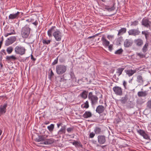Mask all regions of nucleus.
Masks as SVG:
<instances>
[{
  "label": "nucleus",
  "instance_id": "1",
  "mask_svg": "<svg viewBox=\"0 0 151 151\" xmlns=\"http://www.w3.org/2000/svg\"><path fill=\"white\" fill-rule=\"evenodd\" d=\"M29 26V25L26 24L22 29L21 34L23 38H27L30 33L31 29Z\"/></svg>",
  "mask_w": 151,
  "mask_h": 151
},
{
  "label": "nucleus",
  "instance_id": "2",
  "mask_svg": "<svg viewBox=\"0 0 151 151\" xmlns=\"http://www.w3.org/2000/svg\"><path fill=\"white\" fill-rule=\"evenodd\" d=\"M88 98L91 101L92 106L95 105L98 103V97L96 95H93L91 92L88 93Z\"/></svg>",
  "mask_w": 151,
  "mask_h": 151
},
{
  "label": "nucleus",
  "instance_id": "3",
  "mask_svg": "<svg viewBox=\"0 0 151 151\" xmlns=\"http://www.w3.org/2000/svg\"><path fill=\"white\" fill-rule=\"evenodd\" d=\"M56 72L58 75H61L65 73L67 70V67L63 65H58L56 66Z\"/></svg>",
  "mask_w": 151,
  "mask_h": 151
},
{
  "label": "nucleus",
  "instance_id": "4",
  "mask_svg": "<svg viewBox=\"0 0 151 151\" xmlns=\"http://www.w3.org/2000/svg\"><path fill=\"white\" fill-rule=\"evenodd\" d=\"M26 49L25 48L21 46H16L14 48L15 53L17 54L20 55H24Z\"/></svg>",
  "mask_w": 151,
  "mask_h": 151
},
{
  "label": "nucleus",
  "instance_id": "5",
  "mask_svg": "<svg viewBox=\"0 0 151 151\" xmlns=\"http://www.w3.org/2000/svg\"><path fill=\"white\" fill-rule=\"evenodd\" d=\"M52 35L57 41L61 40L62 36V34L58 29H56L55 31L53 33Z\"/></svg>",
  "mask_w": 151,
  "mask_h": 151
},
{
  "label": "nucleus",
  "instance_id": "6",
  "mask_svg": "<svg viewBox=\"0 0 151 151\" xmlns=\"http://www.w3.org/2000/svg\"><path fill=\"white\" fill-rule=\"evenodd\" d=\"M113 90L117 95L121 96L123 94L122 89L121 87L116 86L113 88Z\"/></svg>",
  "mask_w": 151,
  "mask_h": 151
},
{
  "label": "nucleus",
  "instance_id": "7",
  "mask_svg": "<svg viewBox=\"0 0 151 151\" xmlns=\"http://www.w3.org/2000/svg\"><path fill=\"white\" fill-rule=\"evenodd\" d=\"M128 33L129 35L136 36L139 35L140 33V32L138 28L137 29H132L129 30Z\"/></svg>",
  "mask_w": 151,
  "mask_h": 151
},
{
  "label": "nucleus",
  "instance_id": "8",
  "mask_svg": "<svg viewBox=\"0 0 151 151\" xmlns=\"http://www.w3.org/2000/svg\"><path fill=\"white\" fill-rule=\"evenodd\" d=\"M16 40V38L15 36L11 37L6 40L5 45L8 46L14 43Z\"/></svg>",
  "mask_w": 151,
  "mask_h": 151
},
{
  "label": "nucleus",
  "instance_id": "9",
  "mask_svg": "<svg viewBox=\"0 0 151 151\" xmlns=\"http://www.w3.org/2000/svg\"><path fill=\"white\" fill-rule=\"evenodd\" d=\"M142 24L145 27L148 28L150 27L151 22L149 21L148 18H144L142 21Z\"/></svg>",
  "mask_w": 151,
  "mask_h": 151
},
{
  "label": "nucleus",
  "instance_id": "10",
  "mask_svg": "<svg viewBox=\"0 0 151 151\" xmlns=\"http://www.w3.org/2000/svg\"><path fill=\"white\" fill-rule=\"evenodd\" d=\"M98 141L99 144H104L106 142L105 137L104 135H99L98 136Z\"/></svg>",
  "mask_w": 151,
  "mask_h": 151
},
{
  "label": "nucleus",
  "instance_id": "11",
  "mask_svg": "<svg viewBox=\"0 0 151 151\" xmlns=\"http://www.w3.org/2000/svg\"><path fill=\"white\" fill-rule=\"evenodd\" d=\"M7 106V103L4 104L3 105H1L0 106V116L6 112V108Z\"/></svg>",
  "mask_w": 151,
  "mask_h": 151
},
{
  "label": "nucleus",
  "instance_id": "12",
  "mask_svg": "<svg viewBox=\"0 0 151 151\" xmlns=\"http://www.w3.org/2000/svg\"><path fill=\"white\" fill-rule=\"evenodd\" d=\"M137 132L141 136L143 137V138L146 139H148L149 138V137L146 134L145 132L143 130L140 129L137 130Z\"/></svg>",
  "mask_w": 151,
  "mask_h": 151
},
{
  "label": "nucleus",
  "instance_id": "13",
  "mask_svg": "<svg viewBox=\"0 0 151 151\" xmlns=\"http://www.w3.org/2000/svg\"><path fill=\"white\" fill-rule=\"evenodd\" d=\"M105 107L102 105H99L96 107V112L100 114L102 113L105 110Z\"/></svg>",
  "mask_w": 151,
  "mask_h": 151
},
{
  "label": "nucleus",
  "instance_id": "14",
  "mask_svg": "<svg viewBox=\"0 0 151 151\" xmlns=\"http://www.w3.org/2000/svg\"><path fill=\"white\" fill-rule=\"evenodd\" d=\"M20 12H17L15 14H10L9 16V19H14L18 18Z\"/></svg>",
  "mask_w": 151,
  "mask_h": 151
},
{
  "label": "nucleus",
  "instance_id": "15",
  "mask_svg": "<svg viewBox=\"0 0 151 151\" xmlns=\"http://www.w3.org/2000/svg\"><path fill=\"white\" fill-rule=\"evenodd\" d=\"M69 75L68 74H64L63 75V77L60 78V82H63V83H66V81L68 80H70V77H69Z\"/></svg>",
  "mask_w": 151,
  "mask_h": 151
},
{
  "label": "nucleus",
  "instance_id": "16",
  "mask_svg": "<svg viewBox=\"0 0 151 151\" xmlns=\"http://www.w3.org/2000/svg\"><path fill=\"white\" fill-rule=\"evenodd\" d=\"M7 31L8 32L5 33L4 34V36L6 37L9 35L16 34L14 28L13 27H11Z\"/></svg>",
  "mask_w": 151,
  "mask_h": 151
},
{
  "label": "nucleus",
  "instance_id": "17",
  "mask_svg": "<svg viewBox=\"0 0 151 151\" xmlns=\"http://www.w3.org/2000/svg\"><path fill=\"white\" fill-rule=\"evenodd\" d=\"M56 27L55 26H53L50 29L47 31V35L50 37H51L52 36V33L56 30Z\"/></svg>",
  "mask_w": 151,
  "mask_h": 151
},
{
  "label": "nucleus",
  "instance_id": "18",
  "mask_svg": "<svg viewBox=\"0 0 151 151\" xmlns=\"http://www.w3.org/2000/svg\"><path fill=\"white\" fill-rule=\"evenodd\" d=\"M137 81L139 83V86H141L143 85L144 80L142 76L139 75L137 76Z\"/></svg>",
  "mask_w": 151,
  "mask_h": 151
},
{
  "label": "nucleus",
  "instance_id": "19",
  "mask_svg": "<svg viewBox=\"0 0 151 151\" xmlns=\"http://www.w3.org/2000/svg\"><path fill=\"white\" fill-rule=\"evenodd\" d=\"M132 43L133 42L131 40L126 39L124 42V45L125 47H129L132 45Z\"/></svg>",
  "mask_w": 151,
  "mask_h": 151
},
{
  "label": "nucleus",
  "instance_id": "20",
  "mask_svg": "<svg viewBox=\"0 0 151 151\" xmlns=\"http://www.w3.org/2000/svg\"><path fill=\"white\" fill-rule=\"evenodd\" d=\"M66 129V125H63L61 126V128L58 132V135H61L63 134H65V133Z\"/></svg>",
  "mask_w": 151,
  "mask_h": 151
},
{
  "label": "nucleus",
  "instance_id": "21",
  "mask_svg": "<svg viewBox=\"0 0 151 151\" xmlns=\"http://www.w3.org/2000/svg\"><path fill=\"white\" fill-rule=\"evenodd\" d=\"M125 72L129 76H132L134 73H135L137 70H125Z\"/></svg>",
  "mask_w": 151,
  "mask_h": 151
},
{
  "label": "nucleus",
  "instance_id": "22",
  "mask_svg": "<svg viewBox=\"0 0 151 151\" xmlns=\"http://www.w3.org/2000/svg\"><path fill=\"white\" fill-rule=\"evenodd\" d=\"M88 92V91H87L84 90L80 94L79 96L83 99H85L87 97Z\"/></svg>",
  "mask_w": 151,
  "mask_h": 151
},
{
  "label": "nucleus",
  "instance_id": "23",
  "mask_svg": "<svg viewBox=\"0 0 151 151\" xmlns=\"http://www.w3.org/2000/svg\"><path fill=\"white\" fill-rule=\"evenodd\" d=\"M101 40L103 45L105 47L109 46L110 43L107 40L104 36L102 37Z\"/></svg>",
  "mask_w": 151,
  "mask_h": 151
},
{
  "label": "nucleus",
  "instance_id": "24",
  "mask_svg": "<svg viewBox=\"0 0 151 151\" xmlns=\"http://www.w3.org/2000/svg\"><path fill=\"white\" fill-rule=\"evenodd\" d=\"M134 43L138 46L141 47L143 44L142 40L140 39H138L134 40Z\"/></svg>",
  "mask_w": 151,
  "mask_h": 151
},
{
  "label": "nucleus",
  "instance_id": "25",
  "mask_svg": "<svg viewBox=\"0 0 151 151\" xmlns=\"http://www.w3.org/2000/svg\"><path fill=\"white\" fill-rule=\"evenodd\" d=\"M92 116L91 113L90 111H86L83 115V116L86 119L91 117Z\"/></svg>",
  "mask_w": 151,
  "mask_h": 151
},
{
  "label": "nucleus",
  "instance_id": "26",
  "mask_svg": "<svg viewBox=\"0 0 151 151\" xmlns=\"http://www.w3.org/2000/svg\"><path fill=\"white\" fill-rule=\"evenodd\" d=\"M137 95L139 97H145L147 95V91H139L137 93Z\"/></svg>",
  "mask_w": 151,
  "mask_h": 151
},
{
  "label": "nucleus",
  "instance_id": "27",
  "mask_svg": "<svg viewBox=\"0 0 151 151\" xmlns=\"http://www.w3.org/2000/svg\"><path fill=\"white\" fill-rule=\"evenodd\" d=\"M72 143L76 147H80L82 148H83V145L80 142L74 141V142H72Z\"/></svg>",
  "mask_w": 151,
  "mask_h": 151
},
{
  "label": "nucleus",
  "instance_id": "28",
  "mask_svg": "<svg viewBox=\"0 0 151 151\" xmlns=\"http://www.w3.org/2000/svg\"><path fill=\"white\" fill-rule=\"evenodd\" d=\"M128 99L127 96L125 95L124 96L122 97L121 99L119 100V101L122 104H125L127 102Z\"/></svg>",
  "mask_w": 151,
  "mask_h": 151
},
{
  "label": "nucleus",
  "instance_id": "29",
  "mask_svg": "<svg viewBox=\"0 0 151 151\" xmlns=\"http://www.w3.org/2000/svg\"><path fill=\"white\" fill-rule=\"evenodd\" d=\"M69 75L72 80L76 81V79L73 69L71 70Z\"/></svg>",
  "mask_w": 151,
  "mask_h": 151
},
{
  "label": "nucleus",
  "instance_id": "30",
  "mask_svg": "<svg viewBox=\"0 0 151 151\" xmlns=\"http://www.w3.org/2000/svg\"><path fill=\"white\" fill-rule=\"evenodd\" d=\"M95 134H101L102 132L101 129L98 127H96L94 130Z\"/></svg>",
  "mask_w": 151,
  "mask_h": 151
},
{
  "label": "nucleus",
  "instance_id": "31",
  "mask_svg": "<svg viewBox=\"0 0 151 151\" xmlns=\"http://www.w3.org/2000/svg\"><path fill=\"white\" fill-rule=\"evenodd\" d=\"M127 29L126 28H122L119 29L118 32V36L122 35L125 33L126 32Z\"/></svg>",
  "mask_w": 151,
  "mask_h": 151
},
{
  "label": "nucleus",
  "instance_id": "32",
  "mask_svg": "<svg viewBox=\"0 0 151 151\" xmlns=\"http://www.w3.org/2000/svg\"><path fill=\"white\" fill-rule=\"evenodd\" d=\"M6 60L10 61L11 60H17V58L14 55H12L11 56H7L6 57Z\"/></svg>",
  "mask_w": 151,
  "mask_h": 151
},
{
  "label": "nucleus",
  "instance_id": "33",
  "mask_svg": "<svg viewBox=\"0 0 151 151\" xmlns=\"http://www.w3.org/2000/svg\"><path fill=\"white\" fill-rule=\"evenodd\" d=\"M124 69V68H119L116 70V73L118 75V76H119L122 74Z\"/></svg>",
  "mask_w": 151,
  "mask_h": 151
},
{
  "label": "nucleus",
  "instance_id": "34",
  "mask_svg": "<svg viewBox=\"0 0 151 151\" xmlns=\"http://www.w3.org/2000/svg\"><path fill=\"white\" fill-rule=\"evenodd\" d=\"M46 145H50L53 143L54 142V140L52 139H47L45 140Z\"/></svg>",
  "mask_w": 151,
  "mask_h": 151
},
{
  "label": "nucleus",
  "instance_id": "35",
  "mask_svg": "<svg viewBox=\"0 0 151 151\" xmlns=\"http://www.w3.org/2000/svg\"><path fill=\"white\" fill-rule=\"evenodd\" d=\"M47 128L50 132H52L53 131L54 129V125L53 124H51L50 126H48Z\"/></svg>",
  "mask_w": 151,
  "mask_h": 151
},
{
  "label": "nucleus",
  "instance_id": "36",
  "mask_svg": "<svg viewBox=\"0 0 151 151\" xmlns=\"http://www.w3.org/2000/svg\"><path fill=\"white\" fill-rule=\"evenodd\" d=\"M144 103L142 99H138L136 101V103L137 105H140Z\"/></svg>",
  "mask_w": 151,
  "mask_h": 151
},
{
  "label": "nucleus",
  "instance_id": "37",
  "mask_svg": "<svg viewBox=\"0 0 151 151\" xmlns=\"http://www.w3.org/2000/svg\"><path fill=\"white\" fill-rule=\"evenodd\" d=\"M148 46V43H146L145 45L144 46H143V48H142V51L144 52L145 53L147 50V47Z\"/></svg>",
  "mask_w": 151,
  "mask_h": 151
},
{
  "label": "nucleus",
  "instance_id": "38",
  "mask_svg": "<svg viewBox=\"0 0 151 151\" xmlns=\"http://www.w3.org/2000/svg\"><path fill=\"white\" fill-rule=\"evenodd\" d=\"M13 50V48L12 46L8 47L6 49V51L9 54H11Z\"/></svg>",
  "mask_w": 151,
  "mask_h": 151
},
{
  "label": "nucleus",
  "instance_id": "39",
  "mask_svg": "<svg viewBox=\"0 0 151 151\" xmlns=\"http://www.w3.org/2000/svg\"><path fill=\"white\" fill-rule=\"evenodd\" d=\"M146 106L147 109L151 110V100L147 101L146 103Z\"/></svg>",
  "mask_w": 151,
  "mask_h": 151
},
{
  "label": "nucleus",
  "instance_id": "40",
  "mask_svg": "<svg viewBox=\"0 0 151 151\" xmlns=\"http://www.w3.org/2000/svg\"><path fill=\"white\" fill-rule=\"evenodd\" d=\"M130 26H136L139 24V22L137 20H135L133 22H131Z\"/></svg>",
  "mask_w": 151,
  "mask_h": 151
},
{
  "label": "nucleus",
  "instance_id": "41",
  "mask_svg": "<svg viewBox=\"0 0 151 151\" xmlns=\"http://www.w3.org/2000/svg\"><path fill=\"white\" fill-rule=\"evenodd\" d=\"M51 41V40H47L45 39H43L42 40V42L44 45H48L50 43Z\"/></svg>",
  "mask_w": 151,
  "mask_h": 151
},
{
  "label": "nucleus",
  "instance_id": "42",
  "mask_svg": "<svg viewBox=\"0 0 151 151\" xmlns=\"http://www.w3.org/2000/svg\"><path fill=\"white\" fill-rule=\"evenodd\" d=\"M44 137L42 136H39L36 139L35 141L37 142H41L42 140H44Z\"/></svg>",
  "mask_w": 151,
  "mask_h": 151
},
{
  "label": "nucleus",
  "instance_id": "43",
  "mask_svg": "<svg viewBox=\"0 0 151 151\" xmlns=\"http://www.w3.org/2000/svg\"><path fill=\"white\" fill-rule=\"evenodd\" d=\"M142 35H145L146 39L147 40V37L149 34V32L147 31H143L142 32Z\"/></svg>",
  "mask_w": 151,
  "mask_h": 151
},
{
  "label": "nucleus",
  "instance_id": "44",
  "mask_svg": "<svg viewBox=\"0 0 151 151\" xmlns=\"http://www.w3.org/2000/svg\"><path fill=\"white\" fill-rule=\"evenodd\" d=\"M123 52V50L121 48L116 51L115 52V53L116 54L121 55L122 54Z\"/></svg>",
  "mask_w": 151,
  "mask_h": 151
},
{
  "label": "nucleus",
  "instance_id": "45",
  "mask_svg": "<svg viewBox=\"0 0 151 151\" xmlns=\"http://www.w3.org/2000/svg\"><path fill=\"white\" fill-rule=\"evenodd\" d=\"M49 71H50V73H49L48 76L50 79H51L54 76V73L53 72L52 70L51 69H50Z\"/></svg>",
  "mask_w": 151,
  "mask_h": 151
},
{
  "label": "nucleus",
  "instance_id": "46",
  "mask_svg": "<svg viewBox=\"0 0 151 151\" xmlns=\"http://www.w3.org/2000/svg\"><path fill=\"white\" fill-rule=\"evenodd\" d=\"M84 105L83 106V108H85L86 109H87L89 107V103L88 101H86V102L84 103Z\"/></svg>",
  "mask_w": 151,
  "mask_h": 151
},
{
  "label": "nucleus",
  "instance_id": "47",
  "mask_svg": "<svg viewBox=\"0 0 151 151\" xmlns=\"http://www.w3.org/2000/svg\"><path fill=\"white\" fill-rule=\"evenodd\" d=\"M73 129L74 127H72L68 128L66 130L68 132L70 133L72 132L73 131Z\"/></svg>",
  "mask_w": 151,
  "mask_h": 151
},
{
  "label": "nucleus",
  "instance_id": "48",
  "mask_svg": "<svg viewBox=\"0 0 151 151\" xmlns=\"http://www.w3.org/2000/svg\"><path fill=\"white\" fill-rule=\"evenodd\" d=\"M95 133H94L93 132L90 133L89 135V137L90 138H93L95 135Z\"/></svg>",
  "mask_w": 151,
  "mask_h": 151
},
{
  "label": "nucleus",
  "instance_id": "49",
  "mask_svg": "<svg viewBox=\"0 0 151 151\" xmlns=\"http://www.w3.org/2000/svg\"><path fill=\"white\" fill-rule=\"evenodd\" d=\"M115 3H113V6L112 7H111L110 8V11H113L115 9V7L114 6L115 5Z\"/></svg>",
  "mask_w": 151,
  "mask_h": 151
},
{
  "label": "nucleus",
  "instance_id": "50",
  "mask_svg": "<svg viewBox=\"0 0 151 151\" xmlns=\"http://www.w3.org/2000/svg\"><path fill=\"white\" fill-rule=\"evenodd\" d=\"M57 125L58 128H59L60 126H62L63 125V124L62 123L60 122L57 123Z\"/></svg>",
  "mask_w": 151,
  "mask_h": 151
},
{
  "label": "nucleus",
  "instance_id": "51",
  "mask_svg": "<svg viewBox=\"0 0 151 151\" xmlns=\"http://www.w3.org/2000/svg\"><path fill=\"white\" fill-rule=\"evenodd\" d=\"M58 57L56 59H55L54 61L52 63V64L53 65H55L58 63Z\"/></svg>",
  "mask_w": 151,
  "mask_h": 151
},
{
  "label": "nucleus",
  "instance_id": "52",
  "mask_svg": "<svg viewBox=\"0 0 151 151\" xmlns=\"http://www.w3.org/2000/svg\"><path fill=\"white\" fill-rule=\"evenodd\" d=\"M123 85L124 87V88H125V89H126L127 88V87H126V86H127V83L125 81H124L123 82Z\"/></svg>",
  "mask_w": 151,
  "mask_h": 151
},
{
  "label": "nucleus",
  "instance_id": "53",
  "mask_svg": "<svg viewBox=\"0 0 151 151\" xmlns=\"http://www.w3.org/2000/svg\"><path fill=\"white\" fill-rule=\"evenodd\" d=\"M112 45H109L108 48L109 50L110 51H111L112 50Z\"/></svg>",
  "mask_w": 151,
  "mask_h": 151
},
{
  "label": "nucleus",
  "instance_id": "54",
  "mask_svg": "<svg viewBox=\"0 0 151 151\" xmlns=\"http://www.w3.org/2000/svg\"><path fill=\"white\" fill-rule=\"evenodd\" d=\"M114 37V35H109L107 36V38L109 39H110L111 38H113Z\"/></svg>",
  "mask_w": 151,
  "mask_h": 151
},
{
  "label": "nucleus",
  "instance_id": "55",
  "mask_svg": "<svg viewBox=\"0 0 151 151\" xmlns=\"http://www.w3.org/2000/svg\"><path fill=\"white\" fill-rule=\"evenodd\" d=\"M98 35V34H96L93 36L89 37H88V38L90 39L91 38H93L94 37H96V36H97Z\"/></svg>",
  "mask_w": 151,
  "mask_h": 151
},
{
  "label": "nucleus",
  "instance_id": "56",
  "mask_svg": "<svg viewBox=\"0 0 151 151\" xmlns=\"http://www.w3.org/2000/svg\"><path fill=\"white\" fill-rule=\"evenodd\" d=\"M41 143H40L41 144H44V145H46V144H45V143H46L45 140L44 139V140H42L41 141Z\"/></svg>",
  "mask_w": 151,
  "mask_h": 151
},
{
  "label": "nucleus",
  "instance_id": "57",
  "mask_svg": "<svg viewBox=\"0 0 151 151\" xmlns=\"http://www.w3.org/2000/svg\"><path fill=\"white\" fill-rule=\"evenodd\" d=\"M3 55V54L0 52V61H1L2 59V55Z\"/></svg>",
  "mask_w": 151,
  "mask_h": 151
},
{
  "label": "nucleus",
  "instance_id": "58",
  "mask_svg": "<svg viewBox=\"0 0 151 151\" xmlns=\"http://www.w3.org/2000/svg\"><path fill=\"white\" fill-rule=\"evenodd\" d=\"M32 23L35 26H36L38 24V22L37 21H35V22H33Z\"/></svg>",
  "mask_w": 151,
  "mask_h": 151
},
{
  "label": "nucleus",
  "instance_id": "59",
  "mask_svg": "<svg viewBox=\"0 0 151 151\" xmlns=\"http://www.w3.org/2000/svg\"><path fill=\"white\" fill-rule=\"evenodd\" d=\"M31 59L34 61H35L36 60V59L33 57L32 55H31Z\"/></svg>",
  "mask_w": 151,
  "mask_h": 151
},
{
  "label": "nucleus",
  "instance_id": "60",
  "mask_svg": "<svg viewBox=\"0 0 151 151\" xmlns=\"http://www.w3.org/2000/svg\"><path fill=\"white\" fill-rule=\"evenodd\" d=\"M137 55L140 57H142L143 56V55L142 54L139 53H137Z\"/></svg>",
  "mask_w": 151,
  "mask_h": 151
},
{
  "label": "nucleus",
  "instance_id": "61",
  "mask_svg": "<svg viewBox=\"0 0 151 151\" xmlns=\"http://www.w3.org/2000/svg\"><path fill=\"white\" fill-rule=\"evenodd\" d=\"M49 123V122L48 121H46L44 123L45 124L47 125Z\"/></svg>",
  "mask_w": 151,
  "mask_h": 151
},
{
  "label": "nucleus",
  "instance_id": "62",
  "mask_svg": "<svg viewBox=\"0 0 151 151\" xmlns=\"http://www.w3.org/2000/svg\"><path fill=\"white\" fill-rule=\"evenodd\" d=\"M32 18L29 19H27L26 21L28 22H31Z\"/></svg>",
  "mask_w": 151,
  "mask_h": 151
},
{
  "label": "nucleus",
  "instance_id": "63",
  "mask_svg": "<svg viewBox=\"0 0 151 151\" xmlns=\"http://www.w3.org/2000/svg\"><path fill=\"white\" fill-rule=\"evenodd\" d=\"M92 142L94 144H96V143L97 142L96 141L93 140L92 141Z\"/></svg>",
  "mask_w": 151,
  "mask_h": 151
},
{
  "label": "nucleus",
  "instance_id": "64",
  "mask_svg": "<svg viewBox=\"0 0 151 151\" xmlns=\"http://www.w3.org/2000/svg\"><path fill=\"white\" fill-rule=\"evenodd\" d=\"M3 43V42H2V41H0V49L1 48L2 44Z\"/></svg>",
  "mask_w": 151,
  "mask_h": 151
}]
</instances>
